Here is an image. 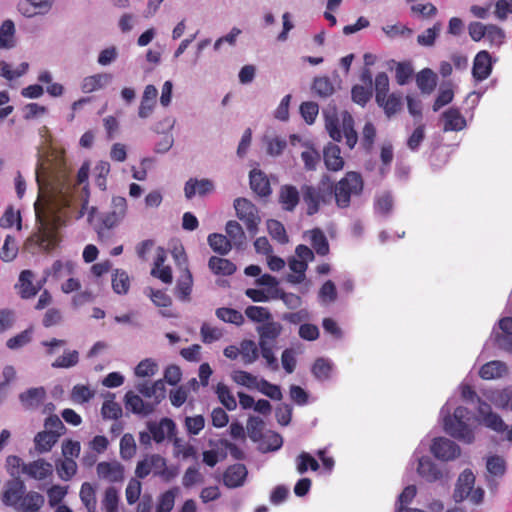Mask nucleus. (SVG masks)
Here are the masks:
<instances>
[{
	"label": "nucleus",
	"mask_w": 512,
	"mask_h": 512,
	"mask_svg": "<svg viewBox=\"0 0 512 512\" xmlns=\"http://www.w3.org/2000/svg\"><path fill=\"white\" fill-rule=\"evenodd\" d=\"M375 100L383 101V96H387L389 91V77L385 72H380L375 77Z\"/></svg>",
	"instance_id": "obj_54"
},
{
	"label": "nucleus",
	"mask_w": 512,
	"mask_h": 512,
	"mask_svg": "<svg viewBox=\"0 0 512 512\" xmlns=\"http://www.w3.org/2000/svg\"><path fill=\"white\" fill-rule=\"evenodd\" d=\"M267 228L273 239L284 244L288 242V236L284 225L278 220H269Z\"/></svg>",
	"instance_id": "obj_57"
},
{
	"label": "nucleus",
	"mask_w": 512,
	"mask_h": 512,
	"mask_svg": "<svg viewBox=\"0 0 512 512\" xmlns=\"http://www.w3.org/2000/svg\"><path fill=\"white\" fill-rule=\"evenodd\" d=\"M216 394L221 404L227 410H234L237 407V402L228 386L223 383H218L216 387Z\"/></svg>",
	"instance_id": "obj_47"
},
{
	"label": "nucleus",
	"mask_w": 512,
	"mask_h": 512,
	"mask_svg": "<svg viewBox=\"0 0 512 512\" xmlns=\"http://www.w3.org/2000/svg\"><path fill=\"white\" fill-rule=\"evenodd\" d=\"M417 472L428 482H435L442 477L441 470L429 457L419 459Z\"/></svg>",
	"instance_id": "obj_23"
},
{
	"label": "nucleus",
	"mask_w": 512,
	"mask_h": 512,
	"mask_svg": "<svg viewBox=\"0 0 512 512\" xmlns=\"http://www.w3.org/2000/svg\"><path fill=\"white\" fill-rule=\"evenodd\" d=\"M487 40L492 46H501L505 40V32L502 28L494 24L487 25Z\"/></svg>",
	"instance_id": "obj_61"
},
{
	"label": "nucleus",
	"mask_w": 512,
	"mask_h": 512,
	"mask_svg": "<svg viewBox=\"0 0 512 512\" xmlns=\"http://www.w3.org/2000/svg\"><path fill=\"white\" fill-rule=\"evenodd\" d=\"M52 5V0H26L20 4V10L27 16L43 14L47 12Z\"/></svg>",
	"instance_id": "obj_37"
},
{
	"label": "nucleus",
	"mask_w": 512,
	"mask_h": 512,
	"mask_svg": "<svg viewBox=\"0 0 512 512\" xmlns=\"http://www.w3.org/2000/svg\"><path fill=\"white\" fill-rule=\"evenodd\" d=\"M56 469L59 477L64 480H70L77 472V463L74 459L64 458L56 463Z\"/></svg>",
	"instance_id": "obj_48"
},
{
	"label": "nucleus",
	"mask_w": 512,
	"mask_h": 512,
	"mask_svg": "<svg viewBox=\"0 0 512 512\" xmlns=\"http://www.w3.org/2000/svg\"><path fill=\"white\" fill-rule=\"evenodd\" d=\"M200 336L204 344H211L220 340L223 336V332L220 328L213 327L204 322L200 328Z\"/></svg>",
	"instance_id": "obj_51"
},
{
	"label": "nucleus",
	"mask_w": 512,
	"mask_h": 512,
	"mask_svg": "<svg viewBox=\"0 0 512 512\" xmlns=\"http://www.w3.org/2000/svg\"><path fill=\"white\" fill-rule=\"evenodd\" d=\"M158 95V90L154 85H147L144 89L141 103L138 110V115L140 118H148L155 107L156 98Z\"/></svg>",
	"instance_id": "obj_20"
},
{
	"label": "nucleus",
	"mask_w": 512,
	"mask_h": 512,
	"mask_svg": "<svg viewBox=\"0 0 512 512\" xmlns=\"http://www.w3.org/2000/svg\"><path fill=\"white\" fill-rule=\"evenodd\" d=\"M147 428L152 435L153 441L156 443H162L166 438L172 440L177 432L175 422L167 417L162 418L158 422H148Z\"/></svg>",
	"instance_id": "obj_5"
},
{
	"label": "nucleus",
	"mask_w": 512,
	"mask_h": 512,
	"mask_svg": "<svg viewBox=\"0 0 512 512\" xmlns=\"http://www.w3.org/2000/svg\"><path fill=\"white\" fill-rule=\"evenodd\" d=\"M136 443L132 434L125 433L120 440V456L123 460H130L136 454Z\"/></svg>",
	"instance_id": "obj_46"
},
{
	"label": "nucleus",
	"mask_w": 512,
	"mask_h": 512,
	"mask_svg": "<svg viewBox=\"0 0 512 512\" xmlns=\"http://www.w3.org/2000/svg\"><path fill=\"white\" fill-rule=\"evenodd\" d=\"M101 414L104 419L117 420L122 416V408L113 400H105L101 408Z\"/></svg>",
	"instance_id": "obj_62"
},
{
	"label": "nucleus",
	"mask_w": 512,
	"mask_h": 512,
	"mask_svg": "<svg viewBox=\"0 0 512 512\" xmlns=\"http://www.w3.org/2000/svg\"><path fill=\"white\" fill-rule=\"evenodd\" d=\"M234 208L237 217L245 224L249 234L254 236L261 221L257 207L248 199L239 197L234 200Z\"/></svg>",
	"instance_id": "obj_4"
},
{
	"label": "nucleus",
	"mask_w": 512,
	"mask_h": 512,
	"mask_svg": "<svg viewBox=\"0 0 512 512\" xmlns=\"http://www.w3.org/2000/svg\"><path fill=\"white\" fill-rule=\"evenodd\" d=\"M324 162L328 170L339 171L344 167V160L341 156V150L336 144H329L324 149Z\"/></svg>",
	"instance_id": "obj_25"
},
{
	"label": "nucleus",
	"mask_w": 512,
	"mask_h": 512,
	"mask_svg": "<svg viewBox=\"0 0 512 512\" xmlns=\"http://www.w3.org/2000/svg\"><path fill=\"white\" fill-rule=\"evenodd\" d=\"M301 193L303 201L307 207L306 214L308 216H313L318 213L323 202L316 195L314 185H303L301 187Z\"/></svg>",
	"instance_id": "obj_26"
},
{
	"label": "nucleus",
	"mask_w": 512,
	"mask_h": 512,
	"mask_svg": "<svg viewBox=\"0 0 512 512\" xmlns=\"http://www.w3.org/2000/svg\"><path fill=\"white\" fill-rule=\"evenodd\" d=\"M112 79L111 74L98 73L83 79L81 89L84 93H91L105 87Z\"/></svg>",
	"instance_id": "obj_27"
},
{
	"label": "nucleus",
	"mask_w": 512,
	"mask_h": 512,
	"mask_svg": "<svg viewBox=\"0 0 512 512\" xmlns=\"http://www.w3.org/2000/svg\"><path fill=\"white\" fill-rule=\"evenodd\" d=\"M28 63L23 62L16 70H12L11 66L5 61L0 62V75L7 80H13L24 75L28 70Z\"/></svg>",
	"instance_id": "obj_52"
},
{
	"label": "nucleus",
	"mask_w": 512,
	"mask_h": 512,
	"mask_svg": "<svg viewBox=\"0 0 512 512\" xmlns=\"http://www.w3.org/2000/svg\"><path fill=\"white\" fill-rule=\"evenodd\" d=\"M26 491V486L20 478H14L7 481L2 493V502L6 506L17 507L23 494Z\"/></svg>",
	"instance_id": "obj_8"
},
{
	"label": "nucleus",
	"mask_w": 512,
	"mask_h": 512,
	"mask_svg": "<svg viewBox=\"0 0 512 512\" xmlns=\"http://www.w3.org/2000/svg\"><path fill=\"white\" fill-rule=\"evenodd\" d=\"M225 231L232 245L241 247L246 239L242 226L235 220L226 223Z\"/></svg>",
	"instance_id": "obj_39"
},
{
	"label": "nucleus",
	"mask_w": 512,
	"mask_h": 512,
	"mask_svg": "<svg viewBox=\"0 0 512 512\" xmlns=\"http://www.w3.org/2000/svg\"><path fill=\"white\" fill-rule=\"evenodd\" d=\"M240 355L245 365L254 363L259 357V349L253 340L245 339L240 343Z\"/></svg>",
	"instance_id": "obj_40"
},
{
	"label": "nucleus",
	"mask_w": 512,
	"mask_h": 512,
	"mask_svg": "<svg viewBox=\"0 0 512 512\" xmlns=\"http://www.w3.org/2000/svg\"><path fill=\"white\" fill-rule=\"evenodd\" d=\"M318 461L308 452H301L296 458V468L299 474H304L308 469L317 471L319 469Z\"/></svg>",
	"instance_id": "obj_45"
},
{
	"label": "nucleus",
	"mask_w": 512,
	"mask_h": 512,
	"mask_svg": "<svg viewBox=\"0 0 512 512\" xmlns=\"http://www.w3.org/2000/svg\"><path fill=\"white\" fill-rule=\"evenodd\" d=\"M46 398V391L43 387L30 388L19 395V400L27 410L37 409Z\"/></svg>",
	"instance_id": "obj_18"
},
{
	"label": "nucleus",
	"mask_w": 512,
	"mask_h": 512,
	"mask_svg": "<svg viewBox=\"0 0 512 512\" xmlns=\"http://www.w3.org/2000/svg\"><path fill=\"white\" fill-rule=\"evenodd\" d=\"M300 202V193L296 186L284 184L278 193V203L286 212H293Z\"/></svg>",
	"instance_id": "obj_10"
},
{
	"label": "nucleus",
	"mask_w": 512,
	"mask_h": 512,
	"mask_svg": "<svg viewBox=\"0 0 512 512\" xmlns=\"http://www.w3.org/2000/svg\"><path fill=\"white\" fill-rule=\"evenodd\" d=\"M59 434L41 431L38 432L34 438L35 449L39 453L49 452L53 446L57 443Z\"/></svg>",
	"instance_id": "obj_30"
},
{
	"label": "nucleus",
	"mask_w": 512,
	"mask_h": 512,
	"mask_svg": "<svg viewBox=\"0 0 512 512\" xmlns=\"http://www.w3.org/2000/svg\"><path fill=\"white\" fill-rule=\"evenodd\" d=\"M363 190L362 176L357 172H347L336 184H333V197L339 208H347L352 195H360Z\"/></svg>",
	"instance_id": "obj_3"
},
{
	"label": "nucleus",
	"mask_w": 512,
	"mask_h": 512,
	"mask_svg": "<svg viewBox=\"0 0 512 512\" xmlns=\"http://www.w3.org/2000/svg\"><path fill=\"white\" fill-rule=\"evenodd\" d=\"M207 240L211 249L220 255H226L232 249L231 241L223 234L212 233Z\"/></svg>",
	"instance_id": "obj_36"
},
{
	"label": "nucleus",
	"mask_w": 512,
	"mask_h": 512,
	"mask_svg": "<svg viewBox=\"0 0 512 512\" xmlns=\"http://www.w3.org/2000/svg\"><path fill=\"white\" fill-rule=\"evenodd\" d=\"M250 187L257 195L267 197L271 194L270 181L261 170L253 169L249 175Z\"/></svg>",
	"instance_id": "obj_19"
},
{
	"label": "nucleus",
	"mask_w": 512,
	"mask_h": 512,
	"mask_svg": "<svg viewBox=\"0 0 512 512\" xmlns=\"http://www.w3.org/2000/svg\"><path fill=\"white\" fill-rule=\"evenodd\" d=\"M506 371L505 363L494 360L484 364L479 370V375L484 380H491L501 377Z\"/></svg>",
	"instance_id": "obj_32"
},
{
	"label": "nucleus",
	"mask_w": 512,
	"mask_h": 512,
	"mask_svg": "<svg viewBox=\"0 0 512 512\" xmlns=\"http://www.w3.org/2000/svg\"><path fill=\"white\" fill-rule=\"evenodd\" d=\"M127 201L124 197L115 196L111 201V209L101 213L95 224L100 241L109 240L113 236V229L116 228L126 216Z\"/></svg>",
	"instance_id": "obj_1"
},
{
	"label": "nucleus",
	"mask_w": 512,
	"mask_h": 512,
	"mask_svg": "<svg viewBox=\"0 0 512 512\" xmlns=\"http://www.w3.org/2000/svg\"><path fill=\"white\" fill-rule=\"evenodd\" d=\"M44 497L34 491L24 493L16 509L22 512H38L44 505Z\"/></svg>",
	"instance_id": "obj_24"
},
{
	"label": "nucleus",
	"mask_w": 512,
	"mask_h": 512,
	"mask_svg": "<svg viewBox=\"0 0 512 512\" xmlns=\"http://www.w3.org/2000/svg\"><path fill=\"white\" fill-rule=\"evenodd\" d=\"M118 500L117 490L113 487L107 488L102 501L105 512H117Z\"/></svg>",
	"instance_id": "obj_63"
},
{
	"label": "nucleus",
	"mask_w": 512,
	"mask_h": 512,
	"mask_svg": "<svg viewBox=\"0 0 512 512\" xmlns=\"http://www.w3.org/2000/svg\"><path fill=\"white\" fill-rule=\"evenodd\" d=\"M22 473L35 480H44L52 475L53 467L51 463L44 459H38L28 464H23Z\"/></svg>",
	"instance_id": "obj_13"
},
{
	"label": "nucleus",
	"mask_w": 512,
	"mask_h": 512,
	"mask_svg": "<svg viewBox=\"0 0 512 512\" xmlns=\"http://www.w3.org/2000/svg\"><path fill=\"white\" fill-rule=\"evenodd\" d=\"M283 330L282 325L276 321L263 323L257 327L259 335V345H275L277 338L281 335Z\"/></svg>",
	"instance_id": "obj_14"
},
{
	"label": "nucleus",
	"mask_w": 512,
	"mask_h": 512,
	"mask_svg": "<svg viewBox=\"0 0 512 512\" xmlns=\"http://www.w3.org/2000/svg\"><path fill=\"white\" fill-rule=\"evenodd\" d=\"M79 361V353L76 350L65 352L59 356L53 363V368H70L75 366Z\"/></svg>",
	"instance_id": "obj_58"
},
{
	"label": "nucleus",
	"mask_w": 512,
	"mask_h": 512,
	"mask_svg": "<svg viewBox=\"0 0 512 512\" xmlns=\"http://www.w3.org/2000/svg\"><path fill=\"white\" fill-rule=\"evenodd\" d=\"M34 274L31 270H23L19 275V294L23 299H29L34 297L39 287L33 284Z\"/></svg>",
	"instance_id": "obj_28"
},
{
	"label": "nucleus",
	"mask_w": 512,
	"mask_h": 512,
	"mask_svg": "<svg viewBox=\"0 0 512 512\" xmlns=\"http://www.w3.org/2000/svg\"><path fill=\"white\" fill-rule=\"evenodd\" d=\"M444 131H460L466 127V119L458 108H449L442 114Z\"/></svg>",
	"instance_id": "obj_21"
},
{
	"label": "nucleus",
	"mask_w": 512,
	"mask_h": 512,
	"mask_svg": "<svg viewBox=\"0 0 512 512\" xmlns=\"http://www.w3.org/2000/svg\"><path fill=\"white\" fill-rule=\"evenodd\" d=\"M125 407L134 414L149 415L155 410L152 401H144L139 395L128 391L125 394Z\"/></svg>",
	"instance_id": "obj_16"
},
{
	"label": "nucleus",
	"mask_w": 512,
	"mask_h": 512,
	"mask_svg": "<svg viewBox=\"0 0 512 512\" xmlns=\"http://www.w3.org/2000/svg\"><path fill=\"white\" fill-rule=\"evenodd\" d=\"M18 246L13 236L7 235L4 244L0 250V258L4 262H10L16 258Z\"/></svg>",
	"instance_id": "obj_50"
},
{
	"label": "nucleus",
	"mask_w": 512,
	"mask_h": 512,
	"mask_svg": "<svg viewBox=\"0 0 512 512\" xmlns=\"http://www.w3.org/2000/svg\"><path fill=\"white\" fill-rule=\"evenodd\" d=\"M493 61L491 54L486 50L479 51L473 61L472 76L478 81L486 80L492 73Z\"/></svg>",
	"instance_id": "obj_7"
},
{
	"label": "nucleus",
	"mask_w": 512,
	"mask_h": 512,
	"mask_svg": "<svg viewBox=\"0 0 512 512\" xmlns=\"http://www.w3.org/2000/svg\"><path fill=\"white\" fill-rule=\"evenodd\" d=\"M309 234L311 246L315 252L320 256H326L330 248L324 232L320 228H314L309 231Z\"/></svg>",
	"instance_id": "obj_33"
},
{
	"label": "nucleus",
	"mask_w": 512,
	"mask_h": 512,
	"mask_svg": "<svg viewBox=\"0 0 512 512\" xmlns=\"http://www.w3.org/2000/svg\"><path fill=\"white\" fill-rule=\"evenodd\" d=\"M474 483L475 476L473 472L470 469L464 470L457 480V484L453 493L455 502H462L464 499H466L470 495L474 487Z\"/></svg>",
	"instance_id": "obj_15"
},
{
	"label": "nucleus",
	"mask_w": 512,
	"mask_h": 512,
	"mask_svg": "<svg viewBox=\"0 0 512 512\" xmlns=\"http://www.w3.org/2000/svg\"><path fill=\"white\" fill-rule=\"evenodd\" d=\"M214 183L210 179L190 178L184 186V194L187 199H192L195 195L206 196L214 191Z\"/></svg>",
	"instance_id": "obj_12"
},
{
	"label": "nucleus",
	"mask_w": 512,
	"mask_h": 512,
	"mask_svg": "<svg viewBox=\"0 0 512 512\" xmlns=\"http://www.w3.org/2000/svg\"><path fill=\"white\" fill-rule=\"evenodd\" d=\"M312 89L317 95L321 97H328L334 92L333 84L328 77L315 78Z\"/></svg>",
	"instance_id": "obj_56"
},
{
	"label": "nucleus",
	"mask_w": 512,
	"mask_h": 512,
	"mask_svg": "<svg viewBox=\"0 0 512 512\" xmlns=\"http://www.w3.org/2000/svg\"><path fill=\"white\" fill-rule=\"evenodd\" d=\"M216 316L227 323L235 324L240 326L244 323V317L238 310L233 308L221 307L216 309Z\"/></svg>",
	"instance_id": "obj_44"
},
{
	"label": "nucleus",
	"mask_w": 512,
	"mask_h": 512,
	"mask_svg": "<svg viewBox=\"0 0 512 512\" xmlns=\"http://www.w3.org/2000/svg\"><path fill=\"white\" fill-rule=\"evenodd\" d=\"M383 108L387 117H391L398 113L402 108V94L391 93L390 95L383 96V101L377 102Z\"/></svg>",
	"instance_id": "obj_34"
},
{
	"label": "nucleus",
	"mask_w": 512,
	"mask_h": 512,
	"mask_svg": "<svg viewBox=\"0 0 512 512\" xmlns=\"http://www.w3.org/2000/svg\"><path fill=\"white\" fill-rule=\"evenodd\" d=\"M416 83L423 93L429 94L436 87V75L431 69L425 68L417 74Z\"/></svg>",
	"instance_id": "obj_38"
},
{
	"label": "nucleus",
	"mask_w": 512,
	"mask_h": 512,
	"mask_svg": "<svg viewBox=\"0 0 512 512\" xmlns=\"http://www.w3.org/2000/svg\"><path fill=\"white\" fill-rule=\"evenodd\" d=\"M433 455L443 461L454 460L460 455V447L454 441L438 437L433 440L431 445Z\"/></svg>",
	"instance_id": "obj_6"
},
{
	"label": "nucleus",
	"mask_w": 512,
	"mask_h": 512,
	"mask_svg": "<svg viewBox=\"0 0 512 512\" xmlns=\"http://www.w3.org/2000/svg\"><path fill=\"white\" fill-rule=\"evenodd\" d=\"M208 267L215 275L230 276L236 271V265L232 261L217 256L210 257Z\"/></svg>",
	"instance_id": "obj_29"
},
{
	"label": "nucleus",
	"mask_w": 512,
	"mask_h": 512,
	"mask_svg": "<svg viewBox=\"0 0 512 512\" xmlns=\"http://www.w3.org/2000/svg\"><path fill=\"white\" fill-rule=\"evenodd\" d=\"M80 499L88 512H96V492L94 487L90 483L85 482L82 484L80 489Z\"/></svg>",
	"instance_id": "obj_43"
},
{
	"label": "nucleus",
	"mask_w": 512,
	"mask_h": 512,
	"mask_svg": "<svg viewBox=\"0 0 512 512\" xmlns=\"http://www.w3.org/2000/svg\"><path fill=\"white\" fill-rule=\"evenodd\" d=\"M112 288L117 294H126L130 288V279L128 274L117 269L112 277Z\"/></svg>",
	"instance_id": "obj_49"
},
{
	"label": "nucleus",
	"mask_w": 512,
	"mask_h": 512,
	"mask_svg": "<svg viewBox=\"0 0 512 512\" xmlns=\"http://www.w3.org/2000/svg\"><path fill=\"white\" fill-rule=\"evenodd\" d=\"M247 476V469L244 464H233L223 474V483L229 488L241 486Z\"/></svg>",
	"instance_id": "obj_17"
},
{
	"label": "nucleus",
	"mask_w": 512,
	"mask_h": 512,
	"mask_svg": "<svg viewBox=\"0 0 512 512\" xmlns=\"http://www.w3.org/2000/svg\"><path fill=\"white\" fill-rule=\"evenodd\" d=\"M314 189L316 195L321 199L324 205L330 203L333 198V182L329 176L324 175L319 183L314 186Z\"/></svg>",
	"instance_id": "obj_42"
},
{
	"label": "nucleus",
	"mask_w": 512,
	"mask_h": 512,
	"mask_svg": "<svg viewBox=\"0 0 512 512\" xmlns=\"http://www.w3.org/2000/svg\"><path fill=\"white\" fill-rule=\"evenodd\" d=\"M245 315L253 322H267L271 320L272 315L269 310L261 306H248L245 309Z\"/></svg>",
	"instance_id": "obj_53"
},
{
	"label": "nucleus",
	"mask_w": 512,
	"mask_h": 512,
	"mask_svg": "<svg viewBox=\"0 0 512 512\" xmlns=\"http://www.w3.org/2000/svg\"><path fill=\"white\" fill-rule=\"evenodd\" d=\"M175 503V493L168 490L160 495L156 506V512H171Z\"/></svg>",
	"instance_id": "obj_64"
},
{
	"label": "nucleus",
	"mask_w": 512,
	"mask_h": 512,
	"mask_svg": "<svg viewBox=\"0 0 512 512\" xmlns=\"http://www.w3.org/2000/svg\"><path fill=\"white\" fill-rule=\"evenodd\" d=\"M164 457L159 454L147 455L136 465L135 475L138 479L146 478L150 473L157 476V471L164 465Z\"/></svg>",
	"instance_id": "obj_9"
},
{
	"label": "nucleus",
	"mask_w": 512,
	"mask_h": 512,
	"mask_svg": "<svg viewBox=\"0 0 512 512\" xmlns=\"http://www.w3.org/2000/svg\"><path fill=\"white\" fill-rule=\"evenodd\" d=\"M15 25L5 20L0 26V49H11L15 46Z\"/></svg>",
	"instance_id": "obj_35"
},
{
	"label": "nucleus",
	"mask_w": 512,
	"mask_h": 512,
	"mask_svg": "<svg viewBox=\"0 0 512 512\" xmlns=\"http://www.w3.org/2000/svg\"><path fill=\"white\" fill-rule=\"evenodd\" d=\"M232 379L237 384L245 386L249 389L256 388L259 383L256 376L243 370L234 371L232 373Z\"/></svg>",
	"instance_id": "obj_55"
},
{
	"label": "nucleus",
	"mask_w": 512,
	"mask_h": 512,
	"mask_svg": "<svg viewBox=\"0 0 512 512\" xmlns=\"http://www.w3.org/2000/svg\"><path fill=\"white\" fill-rule=\"evenodd\" d=\"M469 420L470 411L468 408L458 406L452 415L448 413L443 417V427L445 432L451 437L466 443H472L474 441V433L468 424Z\"/></svg>",
	"instance_id": "obj_2"
},
{
	"label": "nucleus",
	"mask_w": 512,
	"mask_h": 512,
	"mask_svg": "<svg viewBox=\"0 0 512 512\" xmlns=\"http://www.w3.org/2000/svg\"><path fill=\"white\" fill-rule=\"evenodd\" d=\"M193 287V277L190 270L185 267L182 274L179 276L177 280V284L175 287V295L181 301H189L190 295Z\"/></svg>",
	"instance_id": "obj_22"
},
{
	"label": "nucleus",
	"mask_w": 512,
	"mask_h": 512,
	"mask_svg": "<svg viewBox=\"0 0 512 512\" xmlns=\"http://www.w3.org/2000/svg\"><path fill=\"white\" fill-rule=\"evenodd\" d=\"M99 478L111 483L121 482L124 479V467L117 461L100 462L96 467Z\"/></svg>",
	"instance_id": "obj_11"
},
{
	"label": "nucleus",
	"mask_w": 512,
	"mask_h": 512,
	"mask_svg": "<svg viewBox=\"0 0 512 512\" xmlns=\"http://www.w3.org/2000/svg\"><path fill=\"white\" fill-rule=\"evenodd\" d=\"M343 132L346 138V144L349 148H354L357 143V132L353 127V119L351 115L347 114L343 119Z\"/></svg>",
	"instance_id": "obj_59"
},
{
	"label": "nucleus",
	"mask_w": 512,
	"mask_h": 512,
	"mask_svg": "<svg viewBox=\"0 0 512 512\" xmlns=\"http://www.w3.org/2000/svg\"><path fill=\"white\" fill-rule=\"evenodd\" d=\"M503 335L497 336V342L504 350L512 353V317H504L499 321Z\"/></svg>",
	"instance_id": "obj_31"
},
{
	"label": "nucleus",
	"mask_w": 512,
	"mask_h": 512,
	"mask_svg": "<svg viewBox=\"0 0 512 512\" xmlns=\"http://www.w3.org/2000/svg\"><path fill=\"white\" fill-rule=\"evenodd\" d=\"M332 371L331 364L324 358H318L312 367L313 375L319 380H327L330 377Z\"/></svg>",
	"instance_id": "obj_60"
},
{
	"label": "nucleus",
	"mask_w": 512,
	"mask_h": 512,
	"mask_svg": "<svg viewBox=\"0 0 512 512\" xmlns=\"http://www.w3.org/2000/svg\"><path fill=\"white\" fill-rule=\"evenodd\" d=\"M486 468L490 475L501 478L507 470L506 460L499 455H491L486 459Z\"/></svg>",
	"instance_id": "obj_41"
}]
</instances>
